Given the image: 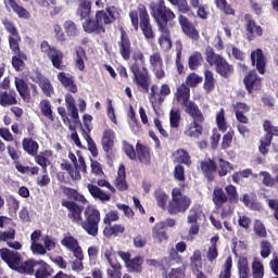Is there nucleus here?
Returning <instances> with one entry per match:
<instances>
[{
  "label": "nucleus",
  "instance_id": "ddd939ff",
  "mask_svg": "<svg viewBox=\"0 0 278 278\" xmlns=\"http://www.w3.org/2000/svg\"><path fill=\"white\" fill-rule=\"evenodd\" d=\"M149 64L156 79H164V77H166V72H164V59H162L160 51H155L149 56Z\"/></svg>",
  "mask_w": 278,
  "mask_h": 278
},
{
  "label": "nucleus",
  "instance_id": "6e6552de",
  "mask_svg": "<svg viewBox=\"0 0 278 278\" xmlns=\"http://www.w3.org/2000/svg\"><path fill=\"white\" fill-rule=\"evenodd\" d=\"M40 51L52 62V66L58 71H64V52L58 48L50 46L49 41L43 40L40 43Z\"/></svg>",
  "mask_w": 278,
  "mask_h": 278
},
{
  "label": "nucleus",
  "instance_id": "20e7f679",
  "mask_svg": "<svg viewBox=\"0 0 278 278\" xmlns=\"http://www.w3.org/2000/svg\"><path fill=\"white\" fill-rule=\"evenodd\" d=\"M129 18L135 31L140 28L146 40H155V30L151 24V16L144 4H139L136 10L129 12Z\"/></svg>",
  "mask_w": 278,
  "mask_h": 278
},
{
  "label": "nucleus",
  "instance_id": "7ed1b4c3",
  "mask_svg": "<svg viewBox=\"0 0 278 278\" xmlns=\"http://www.w3.org/2000/svg\"><path fill=\"white\" fill-rule=\"evenodd\" d=\"M132 64L130 65V72L132 73V81L143 92L149 93L151 88V74L147 68V60L142 51H135L131 55Z\"/></svg>",
  "mask_w": 278,
  "mask_h": 278
},
{
  "label": "nucleus",
  "instance_id": "9b49d317",
  "mask_svg": "<svg viewBox=\"0 0 278 278\" xmlns=\"http://www.w3.org/2000/svg\"><path fill=\"white\" fill-rule=\"evenodd\" d=\"M9 45L11 51H13L15 54L12 56V66L14 71H23V68H25V60H27V54L21 51L17 39H14V37H9Z\"/></svg>",
  "mask_w": 278,
  "mask_h": 278
},
{
  "label": "nucleus",
  "instance_id": "6ab92c4d",
  "mask_svg": "<svg viewBox=\"0 0 278 278\" xmlns=\"http://www.w3.org/2000/svg\"><path fill=\"white\" fill-rule=\"evenodd\" d=\"M200 169L207 181H214V175H216L218 170V164H216L215 160L205 159L200 162Z\"/></svg>",
  "mask_w": 278,
  "mask_h": 278
},
{
  "label": "nucleus",
  "instance_id": "5701e85b",
  "mask_svg": "<svg viewBox=\"0 0 278 278\" xmlns=\"http://www.w3.org/2000/svg\"><path fill=\"white\" fill-rule=\"evenodd\" d=\"M65 105L71 118L74 122V125H79V127L84 126V124H81V121H79V111L77 110V104L75 102V97H73V94H65Z\"/></svg>",
  "mask_w": 278,
  "mask_h": 278
},
{
  "label": "nucleus",
  "instance_id": "f704fd0d",
  "mask_svg": "<svg viewBox=\"0 0 278 278\" xmlns=\"http://www.w3.org/2000/svg\"><path fill=\"white\" fill-rule=\"evenodd\" d=\"M137 160L141 164H151V148L140 142L136 143Z\"/></svg>",
  "mask_w": 278,
  "mask_h": 278
},
{
  "label": "nucleus",
  "instance_id": "13d9d810",
  "mask_svg": "<svg viewBox=\"0 0 278 278\" xmlns=\"http://www.w3.org/2000/svg\"><path fill=\"white\" fill-rule=\"evenodd\" d=\"M152 238L159 242H166L168 240V233H166V228L156 224L152 229Z\"/></svg>",
  "mask_w": 278,
  "mask_h": 278
},
{
  "label": "nucleus",
  "instance_id": "774afa93",
  "mask_svg": "<svg viewBox=\"0 0 278 278\" xmlns=\"http://www.w3.org/2000/svg\"><path fill=\"white\" fill-rule=\"evenodd\" d=\"M63 28L68 38H75L77 34H79V29L77 28V24L75 22L67 20L63 24Z\"/></svg>",
  "mask_w": 278,
  "mask_h": 278
},
{
  "label": "nucleus",
  "instance_id": "c85d7f7f",
  "mask_svg": "<svg viewBox=\"0 0 278 278\" xmlns=\"http://www.w3.org/2000/svg\"><path fill=\"white\" fill-rule=\"evenodd\" d=\"M114 186L118 192H125L129 190V185L127 184V172H125V165L122 164L118 167L117 176L114 180Z\"/></svg>",
  "mask_w": 278,
  "mask_h": 278
},
{
  "label": "nucleus",
  "instance_id": "58836bf2",
  "mask_svg": "<svg viewBox=\"0 0 278 278\" xmlns=\"http://www.w3.org/2000/svg\"><path fill=\"white\" fill-rule=\"evenodd\" d=\"M22 148L31 157L38 155V149H40V144L38 141L34 140L33 138H24L22 140Z\"/></svg>",
  "mask_w": 278,
  "mask_h": 278
},
{
  "label": "nucleus",
  "instance_id": "a19ab883",
  "mask_svg": "<svg viewBox=\"0 0 278 278\" xmlns=\"http://www.w3.org/2000/svg\"><path fill=\"white\" fill-rule=\"evenodd\" d=\"M39 110L45 118L50 121V123H55V113H53V106L51 105V101L47 99L41 100L39 103Z\"/></svg>",
  "mask_w": 278,
  "mask_h": 278
},
{
  "label": "nucleus",
  "instance_id": "f257e3e1",
  "mask_svg": "<svg viewBox=\"0 0 278 278\" xmlns=\"http://www.w3.org/2000/svg\"><path fill=\"white\" fill-rule=\"evenodd\" d=\"M62 207H66L67 210V218L75 223L76 225H80L81 228L88 233V236H92L97 238L99 236V224L101 223V212L94 207H87L85 211V220L81 214H84V206L77 204L75 201L63 199L61 201Z\"/></svg>",
  "mask_w": 278,
  "mask_h": 278
},
{
  "label": "nucleus",
  "instance_id": "4c0bfd02",
  "mask_svg": "<svg viewBox=\"0 0 278 278\" xmlns=\"http://www.w3.org/2000/svg\"><path fill=\"white\" fill-rule=\"evenodd\" d=\"M77 16H80V21L88 18L92 14V1L78 0V7L76 10Z\"/></svg>",
  "mask_w": 278,
  "mask_h": 278
},
{
  "label": "nucleus",
  "instance_id": "4468645a",
  "mask_svg": "<svg viewBox=\"0 0 278 278\" xmlns=\"http://www.w3.org/2000/svg\"><path fill=\"white\" fill-rule=\"evenodd\" d=\"M118 16V9L114 5L106 7L105 10H99L96 12V18L100 25H112L116 23Z\"/></svg>",
  "mask_w": 278,
  "mask_h": 278
},
{
  "label": "nucleus",
  "instance_id": "052dcab7",
  "mask_svg": "<svg viewBox=\"0 0 278 278\" xmlns=\"http://www.w3.org/2000/svg\"><path fill=\"white\" fill-rule=\"evenodd\" d=\"M201 64H203V54L201 52H194L189 56L188 66L190 71H197Z\"/></svg>",
  "mask_w": 278,
  "mask_h": 278
},
{
  "label": "nucleus",
  "instance_id": "69168bd1",
  "mask_svg": "<svg viewBox=\"0 0 278 278\" xmlns=\"http://www.w3.org/2000/svg\"><path fill=\"white\" fill-rule=\"evenodd\" d=\"M233 266V258L228 256L219 271L218 278H231V268Z\"/></svg>",
  "mask_w": 278,
  "mask_h": 278
},
{
  "label": "nucleus",
  "instance_id": "680f3d73",
  "mask_svg": "<svg viewBox=\"0 0 278 278\" xmlns=\"http://www.w3.org/2000/svg\"><path fill=\"white\" fill-rule=\"evenodd\" d=\"M154 199L156 201V205L161 207V210H168V194L162 190H156L154 192Z\"/></svg>",
  "mask_w": 278,
  "mask_h": 278
},
{
  "label": "nucleus",
  "instance_id": "bb28decb",
  "mask_svg": "<svg viewBox=\"0 0 278 278\" xmlns=\"http://www.w3.org/2000/svg\"><path fill=\"white\" fill-rule=\"evenodd\" d=\"M15 88L23 101L29 103L31 101V91L29 90V85L23 78L15 77L14 79Z\"/></svg>",
  "mask_w": 278,
  "mask_h": 278
},
{
  "label": "nucleus",
  "instance_id": "338daca9",
  "mask_svg": "<svg viewBox=\"0 0 278 278\" xmlns=\"http://www.w3.org/2000/svg\"><path fill=\"white\" fill-rule=\"evenodd\" d=\"M263 129L265 131V136L267 138H270V140H273L275 136L278 138V126H274L273 123H270V121H264Z\"/></svg>",
  "mask_w": 278,
  "mask_h": 278
},
{
  "label": "nucleus",
  "instance_id": "79ce46f5",
  "mask_svg": "<svg viewBox=\"0 0 278 278\" xmlns=\"http://www.w3.org/2000/svg\"><path fill=\"white\" fill-rule=\"evenodd\" d=\"M173 162L176 164H185V166H190L192 164V160L190 157V153L187 152V150L178 149L173 153Z\"/></svg>",
  "mask_w": 278,
  "mask_h": 278
},
{
  "label": "nucleus",
  "instance_id": "a211bd4d",
  "mask_svg": "<svg viewBox=\"0 0 278 278\" xmlns=\"http://www.w3.org/2000/svg\"><path fill=\"white\" fill-rule=\"evenodd\" d=\"M178 23L181 27L182 34H185L187 38H190V40H199V30L186 15L179 14Z\"/></svg>",
  "mask_w": 278,
  "mask_h": 278
},
{
  "label": "nucleus",
  "instance_id": "423d86ee",
  "mask_svg": "<svg viewBox=\"0 0 278 278\" xmlns=\"http://www.w3.org/2000/svg\"><path fill=\"white\" fill-rule=\"evenodd\" d=\"M205 55L206 62L210 66H215V72L219 77H223V79H229V77L236 73L233 64H230L223 55L216 54L214 48H207Z\"/></svg>",
  "mask_w": 278,
  "mask_h": 278
},
{
  "label": "nucleus",
  "instance_id": "f03ea898",
  "mask_svg": "<svg viewBox=\"0 0 278 278\" xmlns=\"http://www.w3.org/2000/svg\"><path fill=\"white\" fill-rule=\"evenodd\" d=\"M212 202L215 205V212H219L222 220L231 216V206L240 203L238 188L233 185H227L224 189L215 187L212 194ZM229 203V204H227Z\"/></svg>",
  "mask_w": 278,
  "mask_h": 278
},
{
  "label": "nucleus",
  "instance_id": "7c9ffc66",
  "mask_svg": "<svg viewBox=\"0 0 278 278\" xmlns=\"http://www.w3.org/2000/svg\"><path fill=\"white\" fill-rule=\"evenodd\" d=\"M205 121H200V119H193L190 125L187 126L185 130V136L188 138H201L203 136V124Z\"/></svg>",
  "mask_w": 278,
  "mask_h": 278
},
{
  "label": "nucleus",
  "instance_id": "c756f323",
  "mask_svg": "<svg viewBox=\"0 0 278 278\" xmlns=\"http://www.w3.org/2000/svg\"><path fill=\"white\" fill-rule=\"evenodd\" d=\"M174 99L178 105H184L190 101V87L186 83L180 84L176 87V92H174Z\"/></svg>",
  "mask_w": 278,
  "mask_h": 278
},
{
  "label": "nucleus",
  "instance_id": "aec40b11",
  "mask_svg": "<svg viewBox=\"0 0 278 278\" xmlns=\"http://www.w3.org/2000/svg\"><path fill=\"white\" fill-rule=\"evenodd\" d=\"M83 29L86 31V34H96L97 36L105 34V26L100 24L97 15H94V18L90 16L85 18V22L83 23Z\"/></svg>",
  "mask_w": 278,
  "mask_h": 278
},
{
  "label": "nucleus",
  "instance_id": "393cba45",
  "mask_svg": "<svg viewBox=\"0 0 278 278\" xmlns=\"http://www.w3.org/2000/svg\"><path fill=\"white\" fill-rule=\"evenodd\" d=\"M62 247H65L67 251H71L74 257H79V253L84 252L81 245H79V241L75 239L71 233L63 237L61 240Z\"/></svg>",
  "mask_w": 278,
  "mask_h": 278
},
{
  "label": "nucleus",
  "instance_id": "a18cd8bd",
  "mask_svg": "<svg viewBox=\"0 0 278 278\" xmlns=\"http://www.w3.org/2000/svg\"><path fill=\"white\" fill-rule=\"evenodd\" d=\"M215 88H216V78H214V72L210 70H205L203 90L205 91L206 94H210V92H214Z\"/></svg>",
  "mask_w": 278,
  "mask_h": 278
},
{
  "label": "nucleus",
  "instance_id": "9d476101",
  "mask_svg": "<svg viewBox=\"0 0 278 278\" xmlns=\"http://www.w3.org/2000/svg\"><path fill=\"white\" fill-rule=\"evenodd\" d=\"M157 85H152L150 87L149 101L152 108L155 110V105H162L166 101L167 97H170V85H161L160 91L157 93Z\"/></svg>",
  "mask_w": 278,
  "mask_h": 278
},
{
  "label": "nucleus",
  "instance_id": "8fccbe9b",
  "mask_svg": "<svg viewBox=\"0 0 278 278\" xmlns=\"http://www.w3.org/2000/svg\"><path fill=\"white\" fill-rule=\"evenodd\" d=\"M218 240H220L218 235L214 236L210 240L211 247H208L206 252V257L210 262H215V260H218Z\"/></svg>",
  "mask_w": 278,
  "mask_h": 278
},
{
  "label": "nucleus",
  "instance_id": "b1692460",
  "mask_svg": "<svg viewBox=\"0 0 278 278\" xmlns=\"http://www.w3.org/2000/svg\"><path fill=\"white\" fill-rule=\"evenodd\" d=\"M56 77L65 90L72 92V94H77L79 89L77 88V84H75V77L73 75L66 74V72H60Z\"/></svg>",
  "mask_w": 278,
  "mask_h": 278
},
{
  "label": "nucleus",
  "instance_id": "e2e57ef3",
  "mask_svg": "<svg viewBox=\"0 0 278 278\" xmlns=\"http://www.w3.org/2000/svg\"><path fill=\"white\" fill-rule=\"evenodd\" d=\"M253 232L257 238H268V232L266 231V225L261 219H255L253 224Z\"/></svg>",
  "mask_w": 278,
  "mask_h": 278
},
{
  "label": "nucleus",
  "instance_id": "864d4df0",
  "mask_svg": "<svg viewBox=\"0 0 278 278\" xmlns=\"http://www.w3.org/2000/svg\"><path fill=\"white\" fill-rule=\"evenodd\" d=\"M201 216H203V210H201V205L194 204L189 210V215L187 216V223L188 224H195L201 220Z\"/></svg>",
  "mask_w": 278,
  "mask_h": 278
},
{
  "label": "nucleus",
  "instance_id": "a878e982",
  "mask_svg": "<svg viewBox=\"0 0 278 278\" xmlns=\"http://www.w3.org/2000/svg\"><path fill=\"white\" fill-rule=\"evenodd\" d=\"M244 21L245 31L248 33L249 40H253L255 36H264V29H262V26L257 25V23L255 22V20H253V17H251V15H245Z\"/></svg>",
  "mask_w": 278,
  "mask_h": 278
},
{
  "label": "nucleus",
  "instance_id": "e433bc0d",
  "mask_svg": "<svg viewBox=\"0 0 278 278\" xmlns=\"http://www.w3.org/2000/svg\"><path fill=\"white\" fill-rule=\"evenodd\" d=\"M88 62V55L86 54V50L84 47L79 46L75 48V67L78 71H86V63Z\"/></svg>",
  "mask_w": 278,
  "mask_h": 278
},
{
  "label": "nucleus",
  "instance_id": "603ef678",
  "mask_svg": "<svg viewBox=\"0 0 278 278\" xmlns=\"http://www.w3.org/2000/svg\"><path fill=\"white\" fill-rule=\"evenodd\" d=\"M217 10H220L225 16H236V9L227 0H214Z\"/></svg>",
  "mask_w": 278,
  "mask_h": 278
},
{
  "label": "nucleus",
  "instance_id": "ea45409f",
  "mask_svg": "<svg viewBox=\"0 0 278 278\" xmlns=\"http://www.w3.org/2000/svg\"><path fill=\"white\" fill-rule=\"evenodd\" d=\"M61 190L70 201H77L78 203H87L86 197L84 194L79 193L77 189H73L71 187L62 186Z\"/></svg>",
  "mask_w": 278,
  "mask_h": 278
},
{
  "label": "nucleus",
  "instance_id": "cd10ccee",
  "mask_svg": "<svg viewBox=\"0 0 278 278\" xmlns=\"http://www.w3.org/2000/svg\"><path fill=\"white\" fill-rule=\"evenodd\" d=\"M180 105L185 108L186 114L191 116L193 121H205V116H203V112H201V110L199 109V105H197L194 101L189 100Z\"/></svg>",
  "mask_w": 278,
  "mask_h": 278
},
{
  "label": "nucleus",
  "instance_id": "f8f14e48",
  "mask_svg": "<svg viewBox=\"0 0 278 278\" xmlns=\"http://www.w3.org/2000/svg\"><path fill=\"white\" fill-rule=\"evenodd\" d=\"M0 257L3 260L11 270H17L21 262H23V255L20 252L10 250L8 248L0 249Z\"/></svg>",
  "mask_w": 278,
  "mask_h": 278
},
{
  "label": "nucleus",
  "instance_id": "37998d69",
  "mask_svg": "<svg viewBox=\"0 0 278 278\" xmlns=\"http://www.w3.org/2000/svg\"><path fill=\"white\" fill-rule=\"evenodd\" d=\"M87 190H89V193L91 197H93V199H98L99 201L105 202L112 199L110 193H105V191L101 190V188L97 187L96 185L88 184Z\"/></svg>",
  "mask_w": 278,
  "mask_h": 278
},
{
  "label": "nucleus",
  "instance_id": "c03bdc74",
  "mask_svg": "<svg viewBox=\"0 0 278 278\" xmlns=\"http://www.w3.org/2000/svg\"><path fill=\"white\" fill-rule=\"evenodd\" d=\"M170 4L174 8H177V11L180 14H187L188 16H195L194 11H192V7L188 4V0H169Z\"/></svg>",
  "mask_w": 278,
  "mask_h": 278
},
{
  "label": "nucleus",
  "instance_id": "c9c22d12",
  "mask_svg": "<svg viewBox=\"0 0 278 278\" xmlns=\"http://www.w3.org/2000/svg\"><path fill=\"white\" fill-rule=\"evenodd\" d=\"M161 34L159 36V45L164 51H170L173 49V40H170V28L157 29Z\"/></svg>",
  "mask_w": 278,
  "mask_h": 278
},
{
  "label": "nucleus",
  "instance_id": "72a5a7b5",
  "mask_svg": "<svg viewBox=\"0 0 278 278\" xmlns=\"http://www.w3.org/2000/svg\"><path fill=\"white\" fill-rule=\"evenodd\" d=\"M17 94L14 89L9 91H0V105L2 108H10V105H17L18 100L16 99Z\"/></svg>",
  "mask_w": 278,
  "mask_h": 278
},
{
  "label": "nucleus",
  "instance_id": "bf43d9fd",
  "mask_svg": "<svg viewBox=\"0 0 278 278\" xmlns=\"http://www.w3.org/2000/svg\"><path fill=\"white\" fill-rule=\"evenodd\" d=\"M233 165H231V163L225 161V159L218 160L217 174L219 177H227V175H229V173H231Z\"/></svg>",
  "mask_w": 278,
  "mask_h": 278
},
{
  "label": "nucleus",
  "instance_id": "39448f33",
  "mask_svg": "<svg viewBox=\"0 0 278 278\" xmlns=\"http://www.w3.org/2000/svg\"><path fill=\"white\" fill-rule=\"evenodd\" d=\"M149 8L150 14L152 18H154V23H156L157 29H168V24L170 21H175V12H173L170 8H167L164 0L151 2Z\"/></svg>",
  "mask_w": 278,
  "mask_h": 278
},
{
  "label": "nucleus",
  "instance_id": "3c124183",
  "mask_svg": "<svg viewBox=\"0 0 278 278\" xmlns=\"http://www.w3.org/2000/svg\"><path fill=\"white\" fill-rule=\"evenodd\" d=\"M8 5L15 14H17L18 18H30L31 14L29 11L16 3V0H8Z\"/></svg>",
  "mask_w": 278,
  "mask_h": 278
},
{
  "label": "nucleus",
  "instance_id": "6e6d98bb",
  "mask_svg": "<svg viewBox=\"0 0 278 278\" xmlns=\"http://www.w3.org/2000/svg\"><path fill=\"white\" fill-rule=\"evenodd\" d=\"M144 258L142 256H136L128 261L126 268L129 273H142V264Z\"/></svg>",
  "mask_w": 278,
  "mask_h": 278
},
{
  "label": "nucleus",
  "instance_id": "0e129e2a",
  "mask_svg": "<svg viewBox=\"0 0 278 278\" xmlns=\"http://www.w3.org/2000/svg\"><path fill=\"white\" fill-rule=\"evenodd\" d=\"M270 144H273V140L270 139V137H267L266 135H264L260 139V146H258V151L261 155H264V156L268 155L270 151Z\"/></svg>",
  "mask_w": 278,
  "mask_h": 278
},
{
  "label": "nucleus",
  "instance_id": "dca6fc26",
  "mask_svg": "<svg viewBox=\"0 0 278 278\" xmlns=\"http://www.w3.org/2000/svg\"><path fill=\"white\" fill-rule=\"evenodd\" d=\"M243 84L249 94H253V92H257L258 90H262V77L257 75V72L255 70L250 71L244 76Z\"/></svg>",
  "mask_w": 278,
  "mask_h": 278
},
{
  "label": "nucleus",
  "instance_id": "473e14b6",
  "mask_svg": "<svg viewBox=\"0 0 278 278\" xmlns=\"http://www.w3.org/2000/svg\"><path fill=\"white\" fill-rule=\"evenodd\" d=\"M53 273H55V270H53L51 265L42 260H39L34 276L36 278H51L53 277Z\"/></svg>",
  "mask_w": 278,
  "mask_h": 278
},
{
  "label": "nucleus",
  "instance_id": "4be33fe9",
  "mask_svg": "<svg viewBox=\"0 0 278 278\" xmlns=\"http://www.w3.org/2000/svg\"><path fill=\"white\" fill-rule=\"evenodd\" d=\"M250 58H251L252 66L256 67V71H258L260 75H265L266 55H264V51L257 48L256 50H253L251 52Z\"/></svg>",
  "mask_w": 278,
  "mask_h": 278
},
{
  "label": "nucleus",
  "instance_id": "0eeeda50",
  "mask_svg": "<svg viewBox=\"0 0 278 278\" xmlns=\"http://www.w3.org/2000/svg\"><path fill=\"white\" fill-rule=\"evenodd\" d=\"M190 205H192V199L190 197L184 194L181 189L174 188L172 191V200L168 202L167 212L172 216L177 214H186L188 210H190Z\"/></svg>",
  "mask_w": 278,
  "mask_h": 278
},
{
  "label": "nucleus",
  "instance_id": "49530a36",
  "mask_svg": "<svg viewBox=\"0 0 278 278\" xmlns=\"http://www.w3.org/2000/svg\"><path fill=\"white\" fill-rule=\"evenodd\" d=\"M239 201L245 205L249 210H252L254 212L262 211V203L257 201V198L255 199L251 198L249 193H244L241 198H239Z\"/></svg>",
  "mask_w": 278,
  "mask_h": 278
},
{
  "label": "nucleus",
  "instance_id": "de8ad7c7",
  "mask_svg": "<svg viewBox=\"0 0 278 278\" xmlns=\"http://www.w3.org/2000/svg\"><path fill=\"white\" fill-rule=\"evenodd\" d=\"M33 157H35L36 164L41 166L43 173H47V167L49 166V157H53V151L46 150L43 152H40L39 154H36Z\"/></svg>",
  "mask_w": 278,
  "mask_h": 278
},
{
  "label": "nucleus",
  "instance_id": "2eb2a0df",
  "mask_svg": "<svg viewBox=\"0 0 278 278\" xmlns=\"http://www.w3.org/2000/svg\"><path fill=\"white\" fill-rule=\"evenodd\" d=\"M118 16V9L114 5L106 7L105 10H99L96 12V18L100 25H112L116 23Z\"/></svg>",
  "mask_w": 278,
  "mask_h": 278
},
{
  "label": "nucleus",
  "instance_id": "412c9836",
  "mask_svg": "<svg viewBox=\"0 0 278 278\" xmlns=\"http://www.w3.org/2000/svg\"><path fill=\"white\" fill-rule=\"evenodd\" d=\"M117 45L123 60L128 61L131 58V40L127 31L123 28H121V39Z\"/></svg>",
  "mask_w": 278,
  "mask_h": 278
},
{
  "label": "nucleus",
  "instance_id": "5fc2aeb1",
  "mask_svg": "<svg viewBox=\"0 0 278 278\" xmlns=\"http://www.w3.org/2000/svg\"><path fill=\"white\" fill-rule=\"evenodd\" d=\"M237 268L239 273V278H249V273L251 269L249 268V260L247 258V256L239 257Z\"/></svg>",
  "mask_w": 278,
  "mask_h": 278
},
{
  "label": "nucleus",
  "instance_id": "4d7b16f0",
  "mask_svg": "<svg viewBox=\"0 0 278 278\" xmlns=\"http://www.w3.org/2000/svg\"><path fill=\"white\" fill-rule=\"evenodd\" d=\"M111 268L106 269L108 278H121L123 277V266L118 261H112L110 264Z\"/></svg>",
  "mask_w": 278,
  "mask_h": 278
},
{
  "label": "nucleus",
  "instance_id": "09e8293b",
  "mask_svg": "<svg viewBox=\"0 0 278 278\" xmlns=\"http://www.w3.org/2000/svg\"><path fill=\"white\" fill-rule=\"evenodd\" d=\"M121 233H125V226H123V224L110 225L103 229V236H105V238H118Z\"/></svg>",
  "mask_w": 278,
  "mask_h": 278
},
{
  "label": "nucleus",
  "instance_id": "2f4dec72",
  "mask_svg": "<svg viewBox=\"0 0 278 278\" xmlns=\"http://www.w3.org/2000/svg\"><path fill=\"white\" fill-rule=\"evenodd\" d=\"M38 262L35 258H28L26 261H21L16 273H20V275H29L34 276L36 274V268L38 266Z\"/></svg>",
  "mask_w": 278,
  "mask_h": 278
},
{
  "label": "nucleus",
  "instance_id": "f3484780",
  "mask_svg": "<svg viewBox=\"0 0 278 278\" xmlns=\"http://www.w3.org/2000/svg\"><path fill=\"white\" fill-rule=\"evenodd\" d=\"M115 138H116V135L112 129H105L102 134L101 144L108 160H112V157H114L113 149H114Z\"/></svg>",
  "mask_w": 278,
  "mask_h": 278
},
{
  "label": "nucleus",
  "instance_id": "1a4fd4ad",
  "mask_svg": "<svg viewBox=\"0 0 278 278\" xmlns=\"http://www.w3.org/2000/svg\"><path fill=\"white\" fill-rule=\"evenodd\" d=\"M83 125L84 126L80 127V131L84 140L87 142L88 151H90L92 157H98L99 149H97V143L92 140V137H90L92 131V115L85 114L83 116Z\"/></svg>",
  "mask_w": 278,
  "mask_h": 278
}]
</instances>
